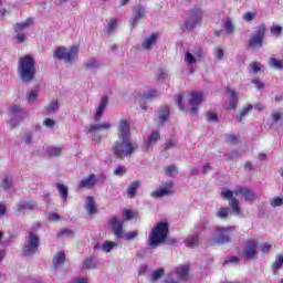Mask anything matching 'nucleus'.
Masks as SVG:
<instances>
[{
  "label": "nucleus",
  "mask_w": 283,
  "mask_h": 283,
  "mask_svg": "<svg viewBox=\"0 0 283 283\" xmlns=\"http://www.w3.org/2000/svg\"><path fill=\"white\" fill-rule=\"evenodd\" d=\"M233 193L234 196H237V198L233 197ZM221 196L226 200H229V207H231L232 213H234V216H241L242 213V210L240 209V200H238V198H243V200L249 201L255 200L256 198L253 190L244 188L242 186H238L234 191L223 188L221 190Z\"/></svg>",
  "instance_id": "1"
},
{
  "label": "nucleus",
  "mask_w": 283,
  "mask_h": 283,
  "mask_svg": "<svg viewBox=\"0 0 283 283\" xmlns=\"http://www.w3.org/2000/svg\"><path fill=\"white\" fill-rule=\"evenodd\" d=\"M136 149H138V144L133 142L132 138H118L112 146V151L118 160L132 158Z\"/></svg>",
  "instance_id": "2"
},
{
  "label": "nucleus",
  "mask_w": 283,
  "mask_h": 283,
  "mask_svg": "<svg viewBox=\"0 0 283 283\" xmlns=\"http://www.w3.org/2000/svg\"><path fill=\"white\" fill-rule=\"evenodd\" d=\"M18 74L23 83H32L36 76V66L32 55H24L18 61Z\"/></svg>",
  "instance_id": "3"
},
{
  "label": "nucleus",
  "mask_w": 283,
  "mask_h": 283,
  "mask_svg": "<svg viewBox=\"0 0 283 283\" xmlns=\"http://www.w3.org/2000/svg\"><path fill=\"white\" fill-rule=\"evenodd\" d=\"M167 233H169V226L167 224V222L161 221L157 223V226L149 234L150 249H157L158 244H163V242L167 240Z\"/></svg>",
  "instance_id": "4"
},
{
  "label": "nucleus",
  "mask_w": 283,
  "mask_h": 283,
  "mask_svg": "<svg viewBox=\"0 0 283 283\" xmlns=\"http://www.w3.org/2000/svg\"><path fill=\"white\" fill-rule=\"evenodd\" d=\"M76 56H78V46H71L70 49L59 46L53 53L54 59L65 61V63H72Z\"/></svg>",
  "instance_id": "5"
},
{
  "label": "nucleus",
  "mask_w": 283,
  "mask_h": 283,
  "mask_svg": "<svg viewBox=\"0 0 283 283\" xmlns=\"http://www.w3.org/2000/svg\"><path fill=\"white\" fill-rule=\"evenodd\" d=\"M235 231V227L216 228L214 242L216 244H227L231 242V233Z\"/></svg>",
  "instance_id": "6"
},
{
  "label": "nucleus",
  "mask_w": 283,
  "mask_h": 283,
  "mask_svg": "<svg viewBox=\"0 0 283 283\" xmlns=\"http://www.w3.org/2000/svg\"><path fill=\"white\" fill-rule=\"evenodd\" d=\"M200 21H202V10L200 8L191 9L186 19V30H193Z\"/></svg>",
  "instance_id": "7"
},
{
  "label": "nucleus",
  "mask_w": 283,
  "mask_h": 283,
  "mask_svg": "<svg viewBox=\"0 0 283 283\" xmlns=\"http://www.w3.org/2000/svg\"><path fill=\"white\" fill-rule=\"evenodd\" d=\"M39 235L34 234V232H29L27 244L23 247V255H34V253H36V250L39 249Z\"/></svg>",
  "instance_id": "8"
},
{
  "label": "nucleus",
  "mask_w": 283,
  "mask_h": 283,
  "mask_svg": "<svg viewBox=\"0 0 283 283\" xmlns=\"http://www.w3.org/2000/svg\"><path fill=\"white\" fill-rule=\"evenodd\" d=\"M266 32V27L264 24H261L258 27V31L250 36L249 45L253 50H258V48L262 46V43L264 41V34Z\"/></svg>",
  "instance_id": "9"
},
{
  "label": "nucleus",
  "mask_w": 283,
  "mask_h": 283,
  "mask_svg": "<svg viewBox=\"0 0 283 283\" xmlns=\"http://www.w3.org/2000/svg\"><path fill=\"white\" fill-rule=\"evenodd\" d=\"M191 98L189 99L190 105V114L192 116H198V107H200L202 101L205 99V96L201 92H192L190 94Z\"/></svg>",
  "instance_id": "10"
},
{
  "label": "nucleus",
  "mask_w": 283,
  "mask_h": 283,
  "mask_svg": "<svg viewBox=\"0 0 283 283\" xmlns=\"http://www.w3.org/2000/svg\"><path fill=\"white\" fill-rule=\"evenodd\" d=\"M184 61L187 65H196V63H200V61H202V49L186 51Z\"/></svg>",
  "instance_id": "11"
},
{
  "label": "nucleus",
  "mask_w": 283,
  "mask_h": 283,
  "mask_svg": "<svg viewBox=\"0 0 283 283\" xmlns=\"http://www.w3.org/2000/svg\"><path fill=\"white\" fill-rule=\"evenodd\" d=\"M117 136L118 138H132V130L129 120L120 119L117 126Z\"/></svg>",
  "instance_id": "12"
},
{
  "label": "nucleus",
  "mask_w": 283,
  "mask_h": 283,
  "mask_svg": "<svg viewBox=\"0 0 283 283\" xmlns=\"http://www.w3.org/2000/svg\"><path fill=\"white\" fill-rule=\"evenodd\" d=\"M256 254H258V241L255 240L248 241L243 249V258H245L247 260H251L255 258Z\"/></svg>",
  "instance_id": "13"
},
{
  "label": "nucleus",
  "mask_w": 283,
  "mask_h": 283,
  "mask_svg": "<svg viewBox=\"0 0 283 283\" xmlns=\"http://www.w3.org/2000/svg\"><path fill=\"white\" fill-rule=\"evenodd\" d=\"M109 224L113 229V233L116 237L117 240H123V222L118 220V218L113 217L109 220Z\"/></svg>",
  "instance_id": "14"
},
{
  "label": "nucleus",
  "mask_w": 283,
  "mask_h": 283,
  "mask_svg": "<svg viewBox=\"0 0 283 283\" xmlns=\"http://www.w3.org/2000/svg\"><path fill=\"white\" fill-rule=\"evenodd\" d=\"M171 193H174V181L167 182L165 188L155 190L151 196L153 198H163L164 196H171Z\"/></svg>",
  "instance_id": "15"
},
{
  "label": "nucleus",
  "mask_w": 283,
  "mask_h": 283,
  "mask_svg": "<svg viewBox=\"0 0 283 283\" xmlns=\"http://www.w3.org/2000/svg\"><path fill=\"white\" fill-rule=\"evenodd\" d=\"M34 209H36L35 202L21 201L15 206V216H19V213H23V211H34Z\"/></svg>",
  "instance_id": "16"
},
{
  "label": "nucleus",
  "mask_w": 283,
  "mask_h": 283,
  "mask_svg": "<svg viewBox=\"0 0 283 283\" xmlns=\"http://www.w3.org/2000/svg\"><path fill=\"white\" fill-rule=\"evenodd\" d=\"M107 96H103L99 102L98 108L95 112L94 123H98L101 118H103V113L105 112V109H107Z\"/></svg>",
  "instance_id": "17"
},
{
  "label": "nucleus",
  "mask_w": 283,
  "mask_h": 283,
  "mask_svg": "<svg viewBox=\"0 0 283 283\" xmlns=\"http://www.w3.org/2000/svg\"><path fill=\"white\" fill-rule=\"evenodd\" d=\"M98 182V179H96V175H90L86 179L80 181L77 185L78 189H92L94 185Z\"/></svg>",
  "instance_id": "18"
},
{
  "label": "nucleus",
  "mask_w": 283,
  "mask_h": 283,
  "mask_svg": "<svg viewBox=\"0 0 283 283\" xmlns=\"http://www.w3.org/2000/svg\"><path fill=\"white\" fill-rule=\"evenodd\" d=\"M189 265H180L175 269L178 280H181L182 282H187V280H189Z\"/></svg>",
  "instance_id": "19"
},
{
  "label": "nucleus",
  "mask_w": 283,
  "mask_h": 283,
  "mask_svg": "<svg viewBox=\"0 0 283 283\" xmlns=\"http://www.w3.org/2000/svg\"><path fill=\"white\" fill-rule=\"evenodd\" d=\"M158 41V33H153L150 36L144 39L142 42L143 50H151L154 48V44Z\"/></svg>",
  "instance_id": "20"
},
{
  "label": "nucleus",
  "mask_w": 283,
  "mask_h": 283,
  "mask_svg": "<svg viewBox=\"0 0 283 283\" xmlns=\"http://www.w3.org/2000/svg\"><path fill=\"white\" fill-rule=\"evenodd\" d=\"M143 17H145V8L137 6L134 9V18L130 22L132 27L135 28V25H137L138 21H140V19H143Z\"/></svg>",
  "instance_id": "21"
},
{
  "label": "nucleus",
  "mask_w": 283,
  "mask_h": 283,
  "mask_svg": "<svg viewBox=\"0 0 283 283\" xmlns=\"http://www.w3.org/2000/svg\"><path fill=\"white\" fill-rule=\"evenodd\" d=\"M226 94H227L228 98L230 99L228 109H235V107H238V95L235 94V91L228 88Z\"/></svg>",
  "instance_id": "22"
},
{
  "label": "nucleus",
  "mask_w": 283,
  "mask_h": 283,
  "mask_svg": "<svg viewBox=\"0 0 283 283\" xmlns=\"http://www.w3.org/2000/svg\"><path fill=\"white\" fill-rule=\"evenodd\" d=\"M85 209L90 216H94V213L98 211V209L96 208V201L94 200V197L86 198Z\"/></svg>",
  "instance_id": "23"
},
{
  "label": "nucleus",
  "mask_w": 283,
  "mask_h": 283,
  "mask_svg": "<svg viewBox=\"0 0 283 283\" xmlns=\"http://www.w3.org/2000/svg\"><path fill=\"white\" fill-rule=\"evenodd\" d=\"M64 264H65V252L60 251L53 258V266L54 269H61V266Z\"/></svg>",
  "instance_id": "24"
},
{
  "label": "nucleus",
  "mask_w": 283,
  "mask_h": 283,
  "mask_svg": "<svg viewBox=\"0 0 283 283\" xmlns=\"http://www.w3.org/2000/svg\"><path fill=\"white\" fill-rule=\"evenodd\" d=\"M222 23H223V30L227 35L234 34L235 25L233 24V21L230 20V18L223 19Z\"/></svg>",
  "instance_id": "25"
},
{
  "label": "nucleus",
  "mask_w": 283,
  "mask_h": 283,
  "mask_svg": "<svg viewBox=\"0 0 283 283\" xmlns=\"http://www.w3.org/2000/svg\"><path fill=\"white\" fill-rule=\"evenodd\" d=\"M140 189V181H133L127 189L128 198H136V192Z\"/></svg>",
  "instance_id": "26"
},
{
  "label": "nucleus",
  "mask_w": 283,
  "mask_h": 283,
  "mask_svg": "<svg viewBox=\"0 0 283 283\" xmlns=\"http://www.w3.org/2000/svg\"><path fill=\"white\" fill-rule=\"evenodd\" d=\"M159 139H160V133H158V130H154L148 138V142L146 144V149H149V146L151 145H156V143H158Z\"/></svg>",
  "instance_id": "27"
},
{
  "label": "nucleus",
  "mask_w": 283,
  "mask_h": 283,
  "mask_svg": "<svg viewBox=\"0 0 283 283\" xmlns=\"http://www.w3.org/2000/svg\"><path fill=\"white\" fill-rule=\"evenodd\" d=\"M30 25H32V19H28L24 22H20L14 24V31L15 32H23V30H28V28H30Z\"/></svg>",
  "instance_id": "28"
},
{
  "label": "nucleus",
  "mask_w": 283,
  "mask_h": 283,
  "mask_svg": "<svg viewBox=\"0 0 283 283\" xmlns=\"http://www.w3.org/2000/svg\"><path fill=\"white\" fill-rule=\"evenodd\" d=\"M62 151H63V148L56 147V146H50V147L46 148V154L51 158L56 157V156H61Z\"/></svg>",
  "instance_id": "29"
},
{
  "label": "nucleus",
  "mask_w": 283,
  "mask_h": 283,
  "mask_svg": "<svg viewBox=\"0 0 283 283\" xmlns=\"http://www.w3.org/2000/svg\"><path fill=\"white\" fill-rule=\"evenodd\" d=\"M56 189H57L63 202H67V193H69L67 187L63 184H57Z\"/></svg>",
  "instance_id": "30"
},
{
  "label": "nucleus",
  "mask_w": 283,
  "mask_h": 283,
  "mask_svg": "<svg viewBox=\"0 0 283 283\" xmlns=\"http://www.w3.org/2000/svg\"><path fill=\"white\" fill-rule=\"evenodd\" d=\"M251 109H253V105H248V106H244L240 114L235 116V120L238 123H242V118H244V116H247V114H249V112H251Z\"/></svg>",
  "instance_id": "31"
},
{
  "label": "nucleus",
  "mask_w": 283,
  "mask_h": 283,
  "mask_svg": "<svg viewBox=\"0 0 283 283\" xmlns=\"http://www.w3.org/2000/svg\"><path fill=\"white\" fill-rule=\"evenodd\" d=\"M169 118V107L159 109V123L165 125V122Z\"/></svg>",
  "instance_id": "32"
},
{
  "label": "nucleus",
  "mask_w": 283,
  "mask_h": 283,
  "mask_svg": "<svg viewBox=\"0 0 283 283\" xmlns=\"http://www.w3.org/2000/svg\"><path fill=\"white\" fill-rule=\"evenodd\" d=\"M199 238L198 235H193L191 238L186 239L185 244L189 249H195V247H198Z\"/></svg>",
  "instance_id": "33"
},
{
  "label": "nucleus",
  "mask_w": 283,
  "mask_h": 283,
  "mask_svg": "<svg viewBox=\"0 0 283 283\" xmlns=\"http://www.w3.org/2000/svg\"><path fill=\"white\" fill-rule=\"evenodd\" d=\"M229 213H231V209L223 207L218 210L217 216L218 218H221V220H227L229 218Z\"/></svg>",
  "instance_id": "34"
},
{
  "label": "nucleus",
  "mask_w": 283,
  "mask_h": 283,
  "mask_svg": "<svg viewBox=\"0 0 283 283\" xmlns=\"http://www.w3.org/2000/svg\"><path fill=\"white\" fill-rule=\"evenodd\" d=\"M98 65H101V62H98V60L91 59L84 64V67L85 70H96Z\"/></svg>",
  "instance_id": "35"
},
{
  "label": "nucleus",
  "mask_w": 283,
  "mask_h": 283,
  "mask_svg": "<svg viewBox=\"0 0 283 283\" xmlns=\"http://www.w3.org/2000/svg\"><path fill=\"white\" fill-rule=\"evenodd\" d=\"M160 93L157 90H150L148 93H145L140 98H146L147 101H154V98H158Z\"/></svg>",
  "instance_id": "36"
},
{
  "label": "nucleus",
  "mask_w": 283,
  "mask_h": 283,
  "mask_svg": "<svg viewBox=\"0 0 283 283\" xmlns=\"http://www.w3.org/2000/svg\"><path fill=\"white\" fill-rule=\"evenodd\" d=\"M269 64L271 65V67H274L275 70H283V61L282 60L271 57L269 61Z\"/></svg>",
  "instance_id": "37"
},
{
  "label": "nucleus",
  "mask_w": 283,
  "mask_h": 283,
  "mask_svg": "<svg viewBox=\"0 0 283 283\" xmlns=\"http://www.w3.org/2000/svg\"><path fill=\"white\" fill-rule=\"evenodd\" d=\"M117 25H118V20L116 19L111 20V22L108 23V29L106 31L108 36H112V34H114V30H116Z\"/></svg>",
  "instance_id": "38"
},
{
  "label": "nucleus",
  "mask_w": 283,
  "mask_h": 283,
  "mask_svg": "<svg viewBox=\"0 0 283 283\" xmlns=\"http://www.w3.org/2000/svg\"><path fill=\"white\" fill-rule=\"evenodd\" d=\"M57 238H74V231L70 229H63L57 232Z\"/></svg>",
  "instance_id": "39"
},
{
  "label": "nucleus",
  "mask_w": 283,
  "mask_h": 283,
  "mask_svg": "<svg viewBox=\"0 0 283 283\" xmlns=\"http://www.w3.org/2000/svg\"><path fill=\"white\" fill-rule=\"evenodd\" d=\"M1 187L4 191H9V189H12V178H4Z\"/></svg>",
  "instance_id": "40"
},
{
  "label": "nucleus",
  "mask_w": 283,
  "mask_h": 283,
  "mask_svg": "<svg viewBox=\"0 0 283 283\" xmlns=\"http://www.w3.org/2000/svg\"><path fill=\"white\" fill-rule=\"evenodd\" d=\"M165 171H166L167 176H170V178H171V177L176 176V174H178V168H176V166H167L165 168Z\"/></svg>",
  "instance_id": "41"
},
{
  "label": "nucleus",
  "mask_w": 283,
  "mask_h": 283,
  "mask_svg": "<svg viewBox=\"0 0 283 283\" xmlns=\"http://www.w3.org/2000/svg\"><path fill=\"white\" fill-rule=\"evenodd\" d=\"M282 264H283V256L282 255L276 256L275 263L272 265L274 273L275 271L280 270Z\"/></svg>",
  "instance_id": "42"
},
{
  "label": "nucleus",
  "mask_w": 283,
  "mask_h": 283,
  "mask_svg": "<svg viewBox=\"0 0 283 283\" xmlns=\"http://www.w3.org/2000/svg\"><path fill=\"white\" fill-rule=\"evenodd\" d=\"M127 174V167L125 166H117L114 170L115 176H125Z\"/></svg>",
  "instance_id": "43"
},
{
  "label": "nucleus",
  "mask_w": 283,
  "mask_h": 283,
  "mask_svg": "<svg viewBox=\"0 0 283 283\" xmlns=\"http://www.w3.org/2000/svg\"><path fill=\"white\" fill-rule=\"evenodd\" d=\"M256 15L258 14L255 12L249 11V12L243 13L242 19H243V21L250 22V21H253V19H255Z\"/></svg>",
  "instance_id": "44"
},
{
  "label": "nucleus",
  "mask_w": 283,
  "mask_h": 283,
  "mask_svg": "<svg viewBox=\"0 0 283 283\" xmlns=\"http://www.w3.org/2000/svg\"><path fill=\"white\" fill-rule=\"evenodd\" d=\"M270 205H271V207H282L283 199L281 197L270 199Z\"/></svg>",
  "instance_id": "45"
},
{
  "label": "nucleus",
  "mask_w": 283,
  "mask_h": 283,
  "mask_svg": "<svg viewBox=\"0 0 283 283\" xmlns=\"http://www.w3.org/2000/svg\"><path fill=\"white\" fill-rule=\"evenodd\" d=\"M59 109V102H51V104L45 108V112L48 114H51L52 112H55Z\"/></svg>",
  "instance_id": "46"
},
{
  "label": "nucleus",
  "mask_w": 283,
  "mask_h": 283,
  "mask_svg": "<svg viewBox=\"0 0 283 283\" xmlns=\"http://www.w3.org/2000/svg\"><path fill=\"white\" fill-rule=\"evenodd\" d=\"M124 240H135V238H138V231L135 230L133 232L124 233L123 234Z\"/></svg>",
  "instance_id": "47"
},
{
  "label": "nucleus",
  "mask_w": 283,
  "mask_h": 283,
  "mask_svg": "<svg viewBox=\"0 0 283 283\" xmlns=\"http://www.w3.org/2000/svg\"><path fill=\"white\" fill-rule=\"evenodd\" d=\"M227 143H229V145H238L240 143V138L235 135H229L227 137Z\"/></svg>",
  "instance_id": "48"
},
{
  "label": "nucleus",
  "mask_w": 283,
  "mask_h": 283,
  "mask_svg": "<svg viewBox=\"0 0 283 283\" xmlns=\"http://www.w3.org/2000/svg\"><path fill=\"white\" fill-rule=\"evenodd\" d=\"M270 31L275 36H280L282 34V27H280V25H272Z\"/></svg>",
  "instance_id": "49"
},
{
  "label": "nucleus",
  "mask_w": 283,
  "mask_h": 283,
  "mask_svg": "<svg viewBox=\"0 0 283 283\" xmlns=\"http://www.w3.org/2000/svg\"><path fill=\"white\" fill-rule=\"evenodd\" d=\"M165 275V270L164 269H158L157 271L153 272V280H160V276Z\"/></svg>",
  "instance_id": "50"
},
{
  "label": "nucleus",
  "mask_w": 283,
  "mask_h": 283,
  "mask_svg": "<svg viewBox=\"0 0 283 283\" xmlns=\"http://www.w3.org/2000/svg\"><path fill=\"white\" fill-rule=\"evenodd\" d=\"M166 80H167V73L165 71H159V73L157 74V82L165 83Z\"/></svg>",
  "instance_id": "51"
},
{
  "label": "nucleus",
  "mask_w": 283,
  "mask_h": 283,
  "mask_svg": "<svg viewBox=\"0 0 283 283\" xmlns=\"http://www.w3.org/2000/svg\"><path fill=\"white\" fill-rule=\"evenodd\" d=\"M38 96H39V92L36 90L31 91L28 96V102L29 103L34 102V99L38 98Z\"/></svg>",
  "instance_id": "52"
},
{
  "label": "nucleus",
  "mask_w": 283,
  "mask_h": 283,
  "mask_svg": "<svg viewBox=\"0 0 283 283\" xmlns=\"http://www.w3.org/2000/svg\"><path fill=\"white\" fill-rule=\"evenodd\" d=\"M114 247H116V243L107 241L104 243V251H106V253H109L112 249H114Z\"/></svg>",
  "instance_id": "53"
},
{
  "label": "nucleus",
  "mask_w": 283,
  "mask_h": 283,
  "mask_svg": "<svg viewBox=\"0 0 283 283\" xmlns=\"http://www.w3.org/2000/svg\"><path fill=\"white\" fill-rule=\"evenodd\" d=\"M83 269H94V261L92 259H86L83 263Z\"/></svg>",
  "instance_id": "54"
},
{
  "label": "nucleus",
  "mask_w": 283,
  "mask_h": 283,
  "mask_svg": "<svg viewBox=\"0 0 283 283\" xmlns=\"http://www.w3.org/2000/svg\"><path fill=\"white\" fill-rule=\"evenodd\" d=\"M10 112L11 114H21L24 111L21 107H19V105H12L10 106Z\"/></svg>",
  "instance_id": "55"
},
{
  "label": "nucleus",
  "mask_w": 283,
  "mask_h": 283,
  "mask_svg": "<svg viewBox=\"0 0 283 283\" xmlns=\"http://www.w3.org/2000/svg\"><path fill=\"white\" fill-rule=\"evenodd\" d=\"M48 220H50L51 222L59 221V220H61V217L56 212H51L48 216Z\"/></svg>",
  "instance_id": "56"
},
{
  "label": "nucleus",
  "mask_w": 283,
  "mask_h": 283,
  "mask_svg": "<svg viewBox=\"0 0 283 283\" xmlns=\"http://www.w3.org/2000/svg\"><path fill=\"white\" fill-rule=\"evenodd\" d=\"M250 67H252L253 72L258 74V72L262 70V64L258 62H253L252 64H250Z\"/></svg>",
  "instance_id": "57"
},
{
  "label": "nucleus",
  "mask_w": 283,
  "mask_h": 283,
  "mask_svg": "<svg viewBox=\"0 0 283 283\" xmlns=\"http://www.w3.org/2000/svg\"><path fill=\"white\" fill-rule=\"evenodd\" d=\"M101 130V124H94L88 127V133L92 134L94 132Z\"/></svg>",
  "instance_id": "58"
},
{
  "label": "nucleus",
  "mask_w": 283,
  "mask_h": 283,
  "mask_svg": "<svg viewBox=\"0 0 283 283\" xmlns=\"http://www.w3.org/2000/svg\"><path fill=\"white\" fill-rule=\"evenodd\" d=\"M45 127H50L51 129L56 125V123L53 119L46 118L43 123Z\"/></svg>",
  "instance_id": "59"
},
{
  "label": "nucleus",
  "mask_w": 283,
  "mask_h": 283,
  "mask_svg": "<svg viewBox=\"0 0 283 283\" xmlns=\"http://www.w3.org/2000/svg\"><path fill=\"white\" fill-rule=\"evenodd\" d=\"M176 102L178 104L179 109H185V105L182 104V95H177Z\"/></svg>",
  "instance_id": "60"
},
{
  "label": "nucleus",
  "mask_w": 283,
  "mask_h": 283,
  "mask_svg": "<svg viewBox=\"0 0 283 283\" xmlns=\"http://www.w3.org/2000/svg\"><path fill=\"white\" fill-rule=\"evenodd\" d=\"M18 43H23L25 41V34L21 33V32H17V36H15Z\"/></svg>",
  "instance_id": "61"
},
{
  "label": "nucleus",
  "mask_w": 283,
  "mask_h": 283,
  "mask_svg": "<svg viewBox=\"0 0 283 283\" xmlns=\"http://www.w3.org/2000/svg\"><path fill=\"white\" fill-rule=\"evenodd\" d=\"M124 216H125L126 220H132L134 218V211L125 210Z\"/></svg>",
  "instance_id": "62"
},
{
  "label": "nucleus",
  "mask_w": 283,
  "mask_h": 283,
  "mask_svg": "<svg viewBox=\"0 0 283 283\" xmlns=\"http://www.w3.org/2000/svg\"><path fill=\"white\" fill-rule=\"evenodd\" d=\"M216 56H217L218 61H220L222 59V56H224V51L222 49H217Z\"/></svg>",
  "instance_id": "63"
},
{
  "label": "nucleus",
  "mask_w": 283,
  "mask_h": 283,
  "mask_svg": "<svg viewBox=\"0 0 283 283\" xmlns=\"http://www.w3.org/2000/svg\"><path fill=\"white\" fill-rule=\"evenodd\" d=\"M272 118H273L274 123H277V120H280V118H282V113H280V112L273 113Z\"/></svg>",
  "instance_id": "64"
}]
</instances>
